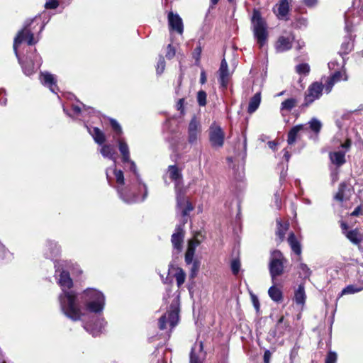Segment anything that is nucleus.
<instances>
[{
    "label": "nucleus",
    "instance_id": "nucleus-28",
    "mask_svg": "<svg viewBox=\"0 0 363 363\" xmlns=\"http://www.w3.org/2000/svg\"><path fill=\"white\" fill-rule=\"evenodd\" d=\"M261 103V91L257 92L252 98H250L247 112L249 113H253L259 108Z\"/></svg>",
    "mask_w": 363,
    "mask_h": 363
},
{
    "label": "nucleus",
    "instance_id": "nucleus-15",
    "mask_svg": "<svg viewBox=\"0 0 363 363\" xmlns=\"http://www.w3.org/2000/svg\"><path fill=\"white\" fill-rule=\"evenodd\" d=\"M206 352L203 350L202 341L196 342L191 348L189 363H203Z\"/></svg>",
    "mask_w": 363,
    "mask_h": 363
},
{
    "label": "nucleus",
    "instance_id": "nucleus-48",
    "mask_svg": "<svg viewBox=\"0 0 363 363\" xmlns=\"http://www.w3.org/2000/svg\"><path fill=\"white\" fill-rule=\"evenodd\" d=\"M59 6V1L58 0H47L45 8L46 9H55Z\"/></svg>",
    "mask_w": 363,
    "mask_h": 363
},
{
    "label": "nucleus",
    "instance_id": "nucleus-11",
    "mask_svg": "<svg viewBox=\"0 0 363 363\" xmlns=\"http://www.w3.org/2000/svg\"><path fill=\"white\" fill-rule=\"evenodd\" d=\"M208 138L212 147L220 148L223 146L225 133L220 126L216 123H213L209 127Z\"/></svg>",
    "mask_w": 363,
    "mask_h": 363
},
{
    "label": "nucleus",
    "instance_id": "nucleus-63",
    "mask_svg": "<svg viewBox=\"0 0 363 363\" xmlns=\"http://www.w3.org/2000/svg\"><path fill=\"white\" fill-rule=\"evenodd\" d=\"M274 199H275V203H276V206L277 208H280V201H281V199L279 198V195L278 193H276L274 194Z\"/></svg>",
    "mask_w": 363,
    "mask_h": 363
},
{
    "label": "nucleus",
    "instance_id": "nucleus-47",
    "mask_svg": "<svg viewBox=\"0 0 363 363\" xmlns=\"http://www.w3.org/2000/svg\"><path fill=\"white\" fill-rule=\"evenodd\" d=\"M337 355L335 352L329 351L325 357V363H336Z\"/></svg>",
    "mask_w": 363,
    "mask_h": 363
},
{
    "label": "nucleus",
    "instance_id": "nucleus-39",
    "mask_svg": "<svg viewBox=\"0 0 363 363\" xmlns=\"http://www.w3.org/2000/svg\"><path fill=\"white\" fill-rule=\"evenodd\" d=\"M174 277H175V279L177 281V284L178 287H180L184 283L185 278H186V273L182 268H178Z\"/></svg>",
    "mask_w": 363,
    "mask_h": 363
},
{
    "label": "nucleus",
    "instance_id": "nucleus-46",
    "mask_svg": "<svg viewBox=\"0 0 363 363\" xmlns=\"http://www.w3.org/2000/svg\"><path fill=\"white\" fill-rule=\"evenodd\" d=\"M230 267L234 275H237L240 269V262L238 259H234L231 261Z\"/></svg>",
    "mask_w": 363,
    "mask_h": 363
},
{
    "label": "nucleus",
    "instance_id": "nucleus-3",
    "mask_svg": "<svg viewBox=\"0 0 363 363\" xmlns=\"http://www.w3.org/2000/svg\"><path fill=\"white\" fill-rule=\"evenodd\" d=\"M34 19L27 20L24 23L23 29L19 30L13 40V51L18 59V63L21 65L23 74L27 77L34 74L40 67L42 65V59L39 54L36 52L35 49L26 56L25 60L21 58L18 52V46L24 40H27L28 45H33L37 43L38 40H35L34 35L28 27L33 22Z\"/></svg>",
    "mask_w": 363,
    "mask_h": 363
},
{
    "label": "nucleus",
    "instance_id": "nucleus-19",
    "mask_svg": "<svg viewBox=\"0 0 363 363\" xmlns=\"http://www.w3.org/2000/svg\"><path fill=\"white\" fill-rule=\"evenodd\" d=\"M40 80L41 83L44 86L48 87L52 93L57 94L58 88L56 84V80L54 77V75L49 72H41Z\"/></svg>",
    "mask_w": 363,
    "mask_h": 363
},
{
    "label": "nucleus",
    "instance_id": "nucleus-43",
    "mask_svg": "<svg viewBox=\"0 0 363 363\" xmlns=\"http://www.w3.org/2000/svg\"><path fill=\"white\" fill-rule=\"evenodd\" d=\"M322 124L320 121L316 118H313L309 122V128L315 133L320 132L321 129Z\"/></svg>",
    "mask_w": 363,
    "mask_h": 363
},
{
    "label": "nucleus",
    "instance_id": "nucleus-41",
    "mask_svg": "<svg viewBox=\"0 0 363 363\" xmlns=\"http://www.w3.org/2000/svg\"><path fill=\"white\" fill-rule=\"evenodd\" d=\"M296 71L298 74L307 75L310 72V66L307 63H301L296 66Z\"/></svg>",
    "mask_w": 363,
    "mask_h": 363
},
{
    "label": "nucleus",
    "instance_id": "nucleus-62",
    "mask_svg": "<svg viewBox=\"0 0 363 363\" xmlns=\"http://www.w3.org/2000/svg\"><path fill=\"white\" fill-rule=\"evenodd\" d=\"M335 199L339 201H343V192L342 191L340 190L335 196Z\"/></svg>",
    "mask_w": 363,
    "mask_h": 363
},
{
    "label": "nucleus",
    "instance_id": "nucleus-2",
    "mask_svg": "<svg viewBox=\"0 0 363 363\" xmlns=\"http://www.w3.org/2000/svg\"><path fill=\"white\" fill-rule=\"evenodd\" d=\"M55 277L62 291L58 296V301L62 313L65 316L78 318L74 307L76 300V293L72 290L74 282L70 274L79 276L82 270L80 266L71 260H57L55 262Z\"/></svg>",
    "mask_w": 363,
    "mask_h": 363
},
{
    "label": "nucleus",
    "instance_id": "nucleus-7",
    "mask_svg": "<svg viewBox=\"0 0 363 363\" xmlns=\"http://www.w3.org/2000/svg\"><path fill=\"white\" fill-rule=\"evenodd\" d=\"M251 23L255 40L259 47L262 48L267 43L269 33L267 22L259 10H253Z\"/></svg>",
    "mask_w": 363,
    "mask_h": 363
},
{
    "label": "nucleus",
    "instance_id": "nucleus-58",
    "mask_svg": "<svg viewBox=\"0 0 363 363\" xmlns=\"http://www.w3.org/2000/svg\"><path fill=\"white\" fill-rule=\"evenodd\" d=\"M271 352L269 350H266L264 353V363H269L271 358Z\"/></svg>",
    "mask_w": 363,
    "mask_h": 363
},
{
    "label": "nucleus",
    "instance_id": "nucleus-45",
    "mask_svg": "<svg viewBox=\"0 0 363 363\" xmlns=\"http://www.w3.org/2000/svg\"><path fill=\"white\" fill-rule=\"evenodd\" d=\"M165 69V60L164 57L160 56L156 68L157 75H161Z\"/></svg>",
    "mask_w": 363,
    "mask_h": 363
},
{
    "label": "nucleus",
    "instance_id": "nucleus-50",
    "mask_svg": "<svg viewBox=\"0 0 363 363\" xmlns=\"http://www.w3.org/2000/svg\"><path fill=\"white\" fill-rule=\"evenodd\" d=\"M359 250L361 254V257L359 258L358 260V272L363 274V247H362V246H359Z\"/></svg>",
    "mask_w": 363,
    "mask_h": 363
},
{
    "label": "nucleus",
    "instance_id": "nucleus-30",
    "mask_svg": "<svg viewBox=\"0 0 363 363\" xmlns=\"http://www.w3.org/2000/svg\"><path fill=\"white\" fill-rule=\"evenodd\" d=\"M168 173L169 178L175 182L176 184H179L182 178L181 171L176 165H169L168 167Z\"/></svg>",
    "mask_w": 363,
    "mask_h": 363
},
{
    "label": "nucleus",
    "instance_id": "nucleus-5",
    "mask_svg": "<svg viewBox=\"0 0 363 363\" xmlns=\"http://www.w3.org/2000/svg\"><path fill=\"white\" fill-rule=\"evenodd\" d=\"M148 196V187L140 178H128L127 184L123 190H120L119 198L127 204L141 203Z\"/></svg>",
    "mask_w": 363,
    "mask_h": 363
},
{
    "label": "nucleus",
    "instance_id": "nucleus-34",
    "mask_svg": "<svg viewBox=\"0 0 363 363\" xmlns=\"http://www.w3.org/2000/svg\"><path fill=\"white\" fill-rule=\"evenodd\" d=\"M346 237L354 245L361 246L362 238L361 235L357 230H349L346 233Z\"/></svg>",
    "mask_w": 363,
    "mask_h": 363
},
{
    "label": "nucleus",
    "instance_id": "nucleus-21",
    "mask_svg": "<svg viewBox=\"0 0 363 363\" xmlns=\"http://www.w3.org/2000/svg\"><path fill=\"white\" fill-rule=\"evenodd\" d=\"M89 133L92 136L94 142L99 145H102L106 141L104 133L97 127H89L85 125Z\"/></svg>",
    "mask_w": 363,
    "mask_h": 363
},
{
    "label": "nucleus",
    "instance_id": "nucleus-51",
    "mask_svg": "<svg viewBox=\"0 0 363 363\" xmlns=\"http://www.w3.org/2000/svg\"><path fill=\"white\" fill-rule=\"evenodd\" d=\"M167 50L166 53V57L169 60L173 58L175 55V49L172 46L171 44H169L167 46Z\"/></svg>",
    "mask_w": 363,
    "mask_h": 363
},
{
    "label": "nucleus",
    "instance_id": "nucleus-14",
    "mask_svg": "<svg viewBox=\"0 0 363 363\" xmlns=\"http://www.w3.org/2000/svg\"><path fill=\"white\" fill-rule=\"evenodd\" d=\"M323 85L322 83L314 82L311 84L307 90L305 96V101L303 106H308L315 100L318 99L322 95Z\"/></svg>",
    "mask_w": 363,
    "mask_h": 363
},
{
    "label": "nucleus",
    "instance_id": "nucleus-4",
    "mask_svg": "<svg viewBox=\"0 0 363 363\" xmlns=\"http://www.w3.org/2000/svg\"><path fill=\"white\" fill-rule=\"evenodd\" d=\"M177 207L181 212L180 223L177 225L174 233L172 235L171 242L173 246V253L179 255L183 249L184 238V226L188 221L189 213L193 211L194 207L190 201H187L184 195L177 194Z\"/></svg>",
    "mask_w": 363,
    "mask_h": 363
},
{
    "label": "nucleus",
    "instance_id": "nucleus-22",
    "mask_svg": "<svg viewBox=\"0 0 363 363\" xmlns=\"http://www.w3.org/2000/svg\"><path fill=\"white\" fill-rule=\"evenodd\" d=\"M329 158L332 164L337 167H340L346 162L345 152L344 151H335L329 153Z\"/></svg>",
    "mask_w": 363,
    "mask_h": 363
},
{
    "label": "nucleus",
    "instance_id": "nucleus-61",
    "mask_svg": "<svg viewBox=\"0 0 363 363\" xmlns=\"http://www.w3.org/2000/svg\"><path fill=\"white\" fill-rule=\"evenodd\" d=\"M206 82V75L204 70H201L200 76V83L204 84Z\"/></svg>",
    "mask_w": 363,
    "mask_h": 363
},
{
    "label": "nucleus",
    "instance_id": "nucleus-29",
    "mask_svg": "<svg viewBox=\"0 0 363 363\" xmlns=\"http://www.w3.org/2000/svg\"><path fill=\"white\" fill-rule=\"evenodd\" d=\"M288 242L294 253L298 255L301 254V247L294 233H291L288 238Z\"/></svg>",
    "mask_w": 363,
    "mask_h": 363
},
{
    "label": "nucleus",
    "instance_id": "nucleus-37",
    "mask_svg": "<svg viewBox=\"0 0 363 363\" xmlns=\"http://www.w3.org/2000/svg\"><path fill=\"white\" fill-rule=\"evenodd\" d=\"M277 230L276 232V235L279 238V241L281 242L284 238L287 228L282 225L281 220H277Z\"/></svg>",
    "mask_w": 363,
    "mask_h": 363
},
{
    "label": "nucleus",
    "instance_id": "nucleus-25",
    "mask_svg": "<svg viewBox=\"0 0 363 363\" xmlns=\"http://www.w3.org/2000/svg\"><path fill=\"white\" fill-rule=\"evenodd\" d=\"M289 327V323L284 320V315H281L279 320H277L275 329L272 330L271 335L273 337L279 335H282L285 330Z\"/></svg>",
    "mask_w": 363,
    "mask_h": 363
},
{
    "label": "nucleus",
    "instance_id": "nucleus-9",
    "mask_svg": "<svg viewBox=\"0 0 363 363\" xmlns=\"http://www.w3.org/2000/svg\"><path fill=\"white\" fill-rule=\"evenodd\" d=\"M110 125L113 131V138L118 145V150L121 154L122 162L125 164L126 161H129L130 151L127 143L121 136L123 135V130L119 123L114 118H110Z\"/></svg>",
    "mask_w": 363,
    "mask_h": 363
},
{
    "label": "nucleus",
    "instance_id": "nucleus-40",
    "mask_svg": "<svg viewBox=\"0 0 363 363\" xmlns=\"http://www.w3.org/2000/svg\"><path fill=\"white\" fill-rule=\"evenodd\" d=\"M13 255L0 242V258L2 260H11Z\"/></svg>",
    "mask_w": 363,
    "mask_h": 363
},
{
    "label": "nucleus",
    "instance_id": "nucleus-6",
    "mask_svg": "<svg viewBox=\"0 0 363 363\" xmlns=\"http://www.w3.org/2000/svg\"><path fill=\"white\" fill-rule=\"evenodd\" d=\"M179 296L174 297L169 309L158 320V327L161 330L169 329L171 332L179 320Z\"/></svg>",
    "mask_w": 363,
    "mask_h": 363
},
{
    "label": "nucleus",
    "instance_id": "nucleus-64",
    "mask_svg": "<svg viewBox=\"0 0 363 363\" xmlns=\"http://www.w3.org/2000/svg\"><path fill=\"white\" fill-rule=\"evenodd\" d=\"M269 147L272 150H275L277 147V143L274 141H269L267 143Z\"/></svg>",
    "mask_w": 363,
    "mask_h": 363
},
{
    "label": "nucleus",
    "instance_id": "nucleus-12",
    "mask_svg": "<svg viewBox=\"0 0 363 363\" xmlns=\"http://www.w3.org/2000/svg\"><path fill=\"white\" fill-rule=\"evenodd\" d=\"M187 133L188 143L191 145H196L201 136V125L195 116L191 118L188 125Z\"/></svg>",
    "mask_w": 363,
    "mask_h": 363
},
{
    "label": "nucleus",
    "instance_id": "nucleus-36",
    "mask_svg": "<svg viewBox=\"0 0 363 363\" xmlns=\"http://www.w3.org/2000/svg\"><path fill=\"white\" fill-rule=\"evenodd\" d=\"M126 163L129 164V170L132 173V175L129 176L128 178H140L141 175L139 173L135 162L129 158V161H126Z\"/></svg>",
    "mask_w": 363,
    "mask_h": 363
},
{
    "label": "nucleus",
    "instance_id": "nucleus-53",
    "mask_svg": "<svg viewBox=\"0 0 363 363\" xmlns=\"http://www.w3.org/2000/svg\"><path fill=\"white\" fill-rule=\"evenodd\" d=\"M6 90L3 88L0 89V105L6 106L7 103V99L6 97Z\"/></svg>",
    "mask_w": 363,
    "mask_h": 363
},
{
    "label": "nucleus",
    "instance_id": "nucleus-32",
    "mask_svg": "<svg viewBox=\"0 0 363 363\" xmlns=\"http://www.w3.org/2000/svg\"><path fill=\"white\" fill-rule=\"evenodd\" d=\"M363 290V286H359L357 284H350L345 286L340 294V296L344 295L354 294Z\"/></svg>",
    "mask_w": 363,
    "mask_h": 363
},
{
    "label": "nucleus",
    "instance_id": "nucleus-56",
    "mask_svg": "<svg viewBox=\"0 0 363 363\" xmlns=\"http://www.w3.org/2000/svg\"><path fill=\"white\" fill-rule=\"evenodd\" d=\"M341 77H342V74L339 71H337V72H335L330 77V78L331 79H333V81L336 83L339 81H340L341 79Z\"/></svg>",
    "mask_w": 363,
    "mask_h": 363
},
{
    "label": "nucleus",
    "instance_id": "nucleus-38",
    "mask_svg": "<svg viewBox=\"0 0 363 363\" xmlns=\"http://www.w3.org/2000/svg\"><path fill=\"white\" fill-rule=\"evenodd\" d=\"M298 269H300V275L302 276L303 279H309L312 274V271L307 264L300 263Z\"/></svg>",
    "mask_w": 363,
    "mask_h": 363
},
{
    "label": "nucleus",
    "instance_id": "nucleus-54",
    "mask_svg": "<svg viewBox=\"0 0 363 363\" xmlns=\"http://www.w3.org/2000/svg\"><path fill=\"white\" fill-rule=\"evenodd\" d=\"M297 27L306 28L308 26V20L306 18H299L296 21Z\"/></svg>",
    "mask_w": 363,
    "mask_h": 363
},
{
    "label": "nucleus",
    "instance_id": "nucleus-52",
    "mask_svg": "<svg viewBox=\"0 0 363 363\" xmlns=\"http://www.w3.org/2000/svg\"><path fill=\"white\" fill-rule=\"evenodd\" d=\"M201 52L202 48L201 44L199 43V45L194 49L193 52V57L196 60V61H199L200 60Z\"/></svg>",
    "mask_w": 363,
    "mask_h": 363
},
{
    "label": "nucleus",
    "instance_id": "nucleus-26",
    "mask_svg": "<svg viewBox=\"0 0 363 363\" xmlns=\"http://www.w3.org/2000/svg\"><path fill=\"white\" fill-rule=\"evenodd\" d=\"M82 107L78 105H72V108L74 112V114L78 117L82 116V117H85L86 115L94 114L95 113V110L89 106H87L83 104H82Z\"/></svg>",
    "mask_w": 363,
    "mask_h": 363
},
{
    "label": "nucleus",
    "instance_id": "nucleus-1",
    "mask_svg": "<svg viewBox=\"0 0 363 363\" xmlns=\"http://www.w3.org/2000/svg\"><path fill=\"white\" fill-rule=\"evenodd\" d=\"M74 302L78 318L66 316L72 321H81L84 329L96 337L101 334L106 324L104 318L99 316L104 310L106 296L96 288H86L81 293H76Z\"/></svg>",
    "mask_w": 363,
    "mask_h": 363
},
{
    "label": "nucleus",
    "instance_id": "nucleus-27",
    "mask_svg": "<svg viewBox=\"0 0 363 363\" xmlns=\"http://www.w3.org/2000/svg\"><path fill=\"white\" fill-rule=\"evenodd\" d=\"M99 152L104 158H108L111 160H113V164L116 163V158L114 157L115 150L113 145L104 143L102 145H101Z\"/></svg>",
    "mask_w": 363,
    "mask_h": 363
},
{
    "label": "nucleus",
    "instance_id": "nucleus-33",
    "mask_svg": "<svg viewBox=\"0 0 363 363\" xmlns=\"http://www.w3.org/2000/svg\"><path fill=\"white\" fill-rule=\"evenodd\" d=\"M268 294L269 297L275 302H280L283 299L282 292L280 289L275 286H272L269 290Z\"/></svg>",
    "mask_w": 363,
    "mask_h": 363
},
{
    "label": "nucleus",
    "instance_id": "nucleus-23",
    "mask_svg": "<svg viewBox=\"0 0 363 363\" xmlns=\"http://www.w3.org/2000/svg\"><path fill=\"white\" fill-rule=\"evenodd\" d=\"M306 299V295L305 292V287L303 284H301L294 291V301L296 305L303 308L305 304Z\"/></svg>",
    "mask_w": 363,
    "mask_h": 363
},
{
    "label": "nucleus",
    "instance_id": "nucleus-17",
    "mask_svg": "<svg viewBox=\"0 0 363 363\" xmlns=\"http://www.w3.org/2000/svg\"><path fill=\"white\" fill-rule=\"evenodd\" d=\"M218 74H219V83L220 86L225 89L228 86V81H229V71H228V66L227 61L225 59H223L220 62V68L218 69Z\"/></svg>",
    "mask_w": 363,
    "mask_h": 363
},
{
    "label": "nucleus",
    "instance_id": "nucleus-59",
    "mask_svg": "<svg viewBox=\"0 0 363 363\" xmlns=\"http://www.w3.org/2000/svg\"><path fill=\"white\" fill-rule=\"evenodd\" d=\"M184 99H180L177 104V109L182 113L184 112Z\"/></svg>",
    "mask_w": 363,
    "mask_h": 363
},
{
    "label": "nucleus",
    "instance_id": "nucleus-24",
    "mask_svg": "<svg viewBox=\"0 0 363 363\" xmlns=\"http://www.w3.org/2000/svg\"><path fill=\"white\" fill-rule=\"evenodd\" d=\"M308 128L306 125L300 124L294 126L288 133L287 143L289 145H293L298 135V133L301 130H307Z\"/></svg>",
    "mask_w": 363,
    "mask_h": 363
},
{
    "label": "nucleus",
    "instance_id": "nucleus-57",
    "mask_svg": "<svg viewBox=\"0 0 363 363\" xmlns=\"http://www.w3.org/2000/svg\"><path fill=\"white\" fill-rule=\"evenodd\" d=\"M252 301L257 312L259 310V302L257 297L255 295H252Z\"/></svg>",
    "mask_w": 363,
    "mask_h": 363
},
{
    "label": "nucleus",
    "instance_id": "nucleus-20",
    "mask_svg": "<svg viewBox=\"0 0 363 363\" xmlns=\"http://www.w3.org/2000/svg\"><path fill=\"white\" fill-rule=\"evenodd\" d=\"M200 242L201 241L196 238L189 241L188 247L185 253V262L187 265L191 264L194 261V257L195 250Z\"/></svg>",
    "mask_w": 363,
    "mask_h": 363
},
{
    "label": "nucleus",
    "instance_id": "nucleus-42",
    "mask_svg": "<svg viewBox=\"0 0 363 363\" xmlns=\"http://www.w3.org/2000/svg\"><path fill=\"white\" fill-rule=\"evenodd\" d=\"M191 264V269H190V277L191 278H194L197 274H198V272L199 270V268H200V265H201V262L199 260L195 259L194 261Z\"/></svg>",
    "mask_w": 363,
    "mask_h": 363
},
{
    "label": "nucleus",
    "instance_id": "nucleus-60",
    "mask_svg": "<svg viewBox=\"0 0 363 363\" xmlns=\"http://www.w3.org/2000/svg\"><path fill=\"white\" fill-rule=\"evenodd\" d=\"M330 177H331L332 182L333 183L336 182L338 179V171L337 169L332 171Z\"/></svg>",
    "mask_w": 363,
    "mask_h": 363
},
{
    "label": "nucleus",
    "instance_id": "nucleus-44",
    "mask_svg": "<svg viewBox=\"0 0 363 363\" xmlns=\"http://www.w3.org/2000/svg\"><path fill=\"white\" fill-rule=\"evenodd\" d=\"M207 94L206 91L200 90L197 93V102L200 106H205L206 105Z\"/></svg>",
    "mask_w": 363,
    "mask_h": 363
},
{
    "label": "nucleus",
    "instance_id": "nucleus-8",
    "mask_svg": "<svg viewBox=\"0 0 363 363\" xmlns=\"http://www.w3.org/2000/svg\"><path fill=\"white\" fill-rule=\"evenodd\" d=\"M286 262V259L279 250H275L271 252L269 270L274 284L277 283V278L284 274Z\"/></svg>",
    "mask_w": 363,
    "mask_h": 363
},
{
    "label": "nucleus",
    "instance_id": "nucleus-13",
    "mask_svg": "<svg viewBox=\"0 0 363 363\" xmlns=\"http://www.w3.org/2000/svg\"><path fill=\"white\" fill-rule=\"evenodd\" d=\"M61 254V246L58 242L52 239H47L43 247V255L46 259L54 260Z\"/></svg>",
    "mask_w": 363,
    "mask_h": 363
},
{
    "label": "nucleus",
    "instance_id": "nucleus-16",
    "mask_svg": "<svg viewBox=\"0 0 363 363\" xmlns=\"http://www.w3.org/2000/svg\"><path fill=\"white\" fill-rule=\"evenodd\" d=\"M294 36L292 34L288 36H280L276 43V50L277 52H283L290 50L292 47V42Z\"/></svg>",
    "mask_w": 363,
    "mask_h": 363
},
{
    "label": "nucleus",
    "instance_id": "nucleus-55",
    "mask_svg": "<svg viewBox=\"0 0 363 363\" xmlns=\"http://www.w3.org/2000/svg\"><path fill=\"white\" fill-rule=\"evenodd\" d=\"M305 6L308 8H313L318 5V0H302Z\"/></svg>",
    "mask_w": 363,
    "mask_h": 363
},
{
    "label": "nucleus",
    "instance_id": "nucleus-10",
    "mask_svg": "<svg viewBox=\"0 0 363 363\" xmlns=\"http://www.w3.org/2000/svg\"><path fill=\"white\" fill-rule=\"evenodd\" d=\"M106 176L108 184L116 190L118 195L120 190H123L127 184L123 172L117 169L115 163L113 167L106 169Z\"/></svg>",
    "mask_w": 363,
    "mask_h": 363
},
{
    "label": "nucleus",
    "instance_id": "nucleus-18",
    "mask_svg": "<svg viewBox=\"0 0 363 363\" xmlns=\"http://www.w3.org/2000/svg\"><path fill=\"white\" fill-rule=\"evenodd\" d=\"M168 23L171 30L177 31L182 34L184 31L182 20L178 14H174L173 12L168 13Z\"/></svg>",
    "mask_w": 363,
    "mask_h": 363
},
{
    "label": "nucleus",
    "instance_id": "nucleus-31",
    "mask_svg": "<svg viewBox=\"0 0 363 363\" xmlns=\"http://www.w3.org/2000/svg\"><path fill=\"white\" fill-rule=\"evenodd\" d=\"M289 11V5L287 0H280L277 5V16L279 18H285Z\"/></svg>",
    "mask_w": 363,
    "mask_h": 363
},
{
    "label": "nucleus",
    "instance_id": "nucleus-49",
    "mask_svg": "<svg viewBox=\"0 0 363 363\" xmlns=\"http://www.w3.org/2000/svg\"><path fill=\"white\" fill-rule=\"evenodd\" d=\"M335 83L331 79L330 77L327 79V81L323 86V88H325L326 93H330Z\"/></svg>",
    "mask_w": 363,
    "mask_h": 363
},
{
    "label": "nucleus",
    "instance_id": "nucleus-35",
    "mask_svg": "<svg viewBox=\"0 0 363 363\" xmlns=\"http://www.w3.org/2000/svg\"><path fill=\"white\" fill-rule=\"evenodd\" d=\"M297 100L294 98L287 99L281 104V111L289 112L297 104Z\"/></svg>",
    "mask_w": 363,
    "mask_h": 363
}]
</instances>
